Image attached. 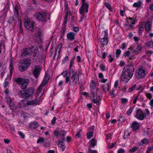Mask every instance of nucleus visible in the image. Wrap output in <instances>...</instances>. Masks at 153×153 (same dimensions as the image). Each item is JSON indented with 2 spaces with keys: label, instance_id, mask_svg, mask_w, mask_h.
I'll use <instances>...</instances> for the list:
<instances>
[{
  "label": "nucleus",
  "instance_id": "nucleus-1",
  "mask_svg": "<svg viewBox=\"0 0 153 153\" xmlns=\"http://www.w3.org/2000/svg\"><path fill=\"white\" fill-rule=\"evenodd\" d=\"M134 69V66L132 65H128L124 67L120 77L121 81L124 83H127L132 77Z\"/></svg>",
  "mask_w": 153,
  "mask_h": 153
},
{
  "label": "nucleus",
  "instance_id": "nucleus-2",
  "mask_svg": "<svg viewBox=\"0 0 153 153\" xmlns=\"http://www.w3.org/2000/svg\"><path fill=\"white\" fill-rule=\"evenodd\" d=\"M40 101H41L40 98H39L38 95L35 100H27L26 99H24L23 101H21L19 103L18 107L19 108H22L27 105H36L39 104Z\"/></svg>",
  "mask_w": 153,
  "mask_h": 153
},
{
  "label": "nucleus",
  "instance_id": "nucleus-3",
  "mask_svg": "<svg viewBox=\"0 0 153 153\" xmlns=\"http://www.w3.org/2000/svg\"><path fill=\"white\" fill-rule=\"evenodd\" d=\"M49 79V76L45 74L44 80L40 85L37 91V94L39 98H41L44 94L45 91V86Z\"/></svg>",
  "mask_w": 153,
  "mask_h": 153
},
{
  "label": "nucleus",
  "instance_id": "nucleus-4",
  "mask_svg": "<svg viewBox=\"0 0 153 153\" xmlns=\"http://www.w3.org/2000/svg\"><path fill=\"white\" fill-rule=\"evenodd\" d=\"M71 79L69 83L71 85H74L76 84L79 79V77L76 72L74 71L73 69H71L69 71Z\"/></svg>",
  "mask_w": 153,
  "mask_h": 153
},
{
  "label": "nucleus",
  "instance_id": "nucleus-5",
  "mask_svg": "<svg viewBox=\"0 0 153 153\" xmlns=\"http://www.w3.org/2000/svg\"><path fill=\"white\" fill-rule=\"evenodd\" d=\"M24 24L25 28L31 31L35 30L34 23L27 17H25L24 19Z\"/></svg>",
  "mask_w": 153,
  "mask_h": 153
},
{
  "label": "nucleus",
  "instance_id": "nucleus-6",
  "mask_svg": "<svg viewBox=\"0 0 153 153\" xmlns=\"http://www.w3.org/2000/svg\"><path fill=\"white\" fill-rule=\"evenodd\" d=\"M31 64V61L28 59L23 60L19 63V69L20 71H24L26 70Z\"/></svg>",
  "mask_w": 153,
  "mask_h": 153
},
{
  "label": "nucleus",
  "instance_id": "nucleus-7",
  "mask_svg": "<svg viewBox=\"0 0 153 153\" xmlns=\"http://www.w3.org/2000/svg\"><path fill=\"white\" fill-rule=\"evenodd\" d=\"M147 74L146 70L143 69L141 65L138 66L136 71V75L138 78H142L144 77Z\"/></svg>",
  "mask_w": 153,
  "mask_h": 153
},
{
  "label": "nucleus",
  "instance_id": "nucleus-8",
  "mask_svg": "<svg viewBox=\"0 0 153 153\" xmlns=\"http://www.w3.org/2000/svg\"><path fill=\"white\" fill-rule=\"evenodd\" d=\"M15 79L17 83L22 85L21 88L22 89L25 88L29 82L28 79H22L20 77L15 78Z\"/></svg>",
  "mask_w": 153,
  "mask_h": 153
},
{
  "label": "nucleus",
  "instance_id": "nucleus-9",
  "mask_svg": "<svg viewBox=\"0 0 153 153\" xmlns=\"http://www.w3.org/2000/svg\"><path fill=\"white\" fill-rule=\"evenodd\" d=\"M126 21L128 23V26H126V29L127 31L129 30L130 29H134V25L136 22V19L135 18H129L127 19Z\"/></svg>",
  "mask_w": 153,
  "mask_h": 153
},
{
  "label": "nucleus",
  "instance_id": "nucleus-10",
  "mask_svg": "<svg viewBox=\"0 0 153 153\" xmlns=\"http://www.w3.org/2000/svg\"><path fill=\"white\" fill-rule=\"evenodd\" d=\"M136 114L134 117L138 120H142L145 117L144 113L143 111L140 109H138L136 110Z\"/></svg>",
  "mask_w": 153,
  "mask_h": 153
},
{
  "label": "nucleus",
  "instance_id": "nucleus-11",
  "mask_svg": "<svg viewBox=\"0 0 153 153\" xmlns=\"http://www.w3.org/2000/svg\"><path fill=\"white\" fill-rule=\"evenodd\" d=\"M5 100L9 105L10 108L12 110L16 109V107L14 104L13 102V100L8 95H6L5 97Z\"/></svg>",
  "mask_w": 153,
  "mask_h": 153
},
{
  "label": "nucleus",
  "instance_id": "nucleus-12",
  "mask_svg": "<svg viewBox=\"0 0 153 153\" xmlns=\"http://www.w3.org/2000/svg\"><path fill=\"white\" fill-rule=\"evenodd\" d=\"M31 48H26L21 51V56L22 57H27L31 54Z\"/></svg>",
  "mask_w": 153,
  "mask_h": 153
},
{
  "label": "nucleus",
  "instance_id": "nucleus-13",
  "mask_svg": "<svg viewBox=\"0 0 153 153\" xmlns=\"http://www.w3.org/2000/svg\"><path fill=\"white\" fill-rule=\"evenodd\" d=\"M89 7L88 4H82L79 9V13L80 14L83 13H87L88 12Z\"/></svg>",
  "mask_w": 153,
  "mask_h": 153
},
{
  "label": "nucleus",
  "instance_id": "nucleus-14",
  "mask_svg": "<svg viewBox=\"0 0 153 153\" xmlns=\"http://www.w3.org/2000/svg\"><path fill=\"white\" fill-rule=\"evenodd\" d=\"M36 18L40 21L44 22L46 20V15L44 13H39L36 14Z\"/></svg>",
  "mask_w": 153,
  "mask_h": 153
},
{
  "label": "nucleus",
  "instance_id": "nucleus-15",
  "mask_svg": "<svg viewBox=\"0 0 153 153\" xmlns=\"http://www.w3.org/2000/svg\"><path fill=\"white\" fill-rule=\"evenodd\" d=\"M104 34L103 38H101L100 40L101 44L103 45H106L108 43V40L107 37L108 36V33L107 31H104L103 32Z\"/></svg>",
  "mask_w": 153,
  "mask_h": 153
},
{
  "label": "nucleus",
  "instance_id": "nucleus-16",
  "mask_svg": "<svg viewBox=\"0 0 153 153\" xmlns=\"http://www.w3.org/2000/svg\"><path fill=\"white\" fill-rule=\"evenodd\" d=\"M41 70V68L39 66H35V68L33 69V74L36 78H37L38 77Z\"/></svg>",
  "mask_w": 153,
  "mask_h": 153
},
{
  "label": "nucleus",
  "instance_id": "nucleus-17",
  "mask_svg": "<svg viewBox=\"0 0 153 153\" xmlns=\"http://www.w3.org/2000/svg\"><path fill=\"white\" fill-rule=\"evenodd\" d=\"M140 124L136 121H134L131 125V127L133 131H136L139 128Z\"/></svg>",
  "mask_w": 153,
  "mask_h": 153
},
{
  "label": "nucleus",
  "instance_id": "nucleus-18",
  "mask_svg": "<svg viewBox=\"0 0 153 153\" xmlns=\"http://www.w3.org/2000/svg\"><path fill=\"white\" fill-rule=\"evenodd\" d=\"M34 90L33 88H31L26 90L25 91L26 97L29 98L30 97V99L32 98L31 96L33 93Z\"/></svg>",
  "mask_w": 153,
  "mask_h": 153
},
{
  "label": "nucleus",
  "instance_id": "nucleus-19",
  "mask_svg": "<svg viewBox=\"0 0 153 153\" xmlns=\"http://www.w3.org/2000/svg\"><path fill=\"white\" fill-rule=\"evenodd\" d=\"M75 33L71 32L68 33L67 34V37L68 40L73 41L75 39Z\"/></svg>",
  "mask_w": 153,
  "mask_h": 153
},
{
  "label": "nucleus",
  "instance_id": "nucleus-20",
  "mask_svg": "<svg viewBox=\"0 0 153 153\" xmlns=\"http://www.w3.org/2000/svg\"><path fill=\"white\" fill-rule=\"evenodd\" d=\"M142 47L140 45H138L137 48L134 50H132V53L134 55H137L140 53L141 52Z\"/></svg>",
  "mask_w": 153,
  "mask_h": 153
},
{
  "label": "nucleus",
  "instance_id": "nucleus-21",
  "mask_svg": "<svg viewBox=\"0 0 153 153\" xmlns=\"http://www.w3.org/2000/svg\"><path fill=\"white\" fill-rule=\"evenodd\" d=\"M68 71L67 70H65L63 71L61 75H62L63 77L65 78V82L66 83H68L70 80V77L68 75Z\"/></svg>",
  "mask_w": 153,
  "mask_h": 153
},
{
  "label": "nucleus",
  "instance_id": "nucleus-22",
  "mask_svg": "<svg viewBox=\"0 0 153 153\" xmlns=\"http://www.w3.org/2000/svg\"><path fill=\"white\" fill-rule=\"evenodd\" d=\"M31 54L33 53L34 56H37L39 53L38 49L36 46L33 47L31 48Z\"/></svg>",
  "mask_w": 153,
  "mask_h": 153
},
{
  "label": "nucleus",
  "instance_id": "nucleus-23",
  "mask_svg": "<svg viewBox=\"0 0 153 153\" xmlns=\"http://www.w3.org/2000/svg\"><path fill=\"white\" fill-rule=\"evenodd\" d=\"M110 88L111 85L109 83L105 84L102 86V89L105 92H108Z\"/></svg>",
  "mask_w": 153,
  "mask_h": 153
},
{
  "label": "nucleus",
  "instance_id": "nucleus-24",
  "mask_svg": "<svg viewBox=\"0 0 153 153\" xmlns=\"http://www.w3.org/2000/svg\"><path fill=\"white\" fill-rule=\"evenodd\" d=\"M145 23L142 22L141 24L138 26L139 27L138 33L139 35L141 36V34L144 29Z\"/></svg>",
  "mask_w": 153,
  "mask_h": 153
},
{
  "label": "nucleus",
  "instance_id": "nucleus-25",
  "mask_svg": "<svg viewBox=\"0 0 153 153\" xmlns=\"http://www.w3.org/2000/svg\"><path fill=\"white\" fill-rule=\"evenodd\" d=\"M13 7L14 16L16 18L18 19L19 15L18 7L16 5L13 6Z\"/></svg>",
  "mask_w": 153,
  "mask_h": 153
},
{
  "label": "nucleus",
  "instance_id": "nucleus-26",
  "mask_svg": "<svg viewBox=\"0 0 153 153\" xmlns=\"http://www.w3.org/2000/svg\"><path fill=\"white\" fill-rule=\"evenodd\" d=\"M143 22L145 23V24H144V27L146 30L147 31H149L150 29V23L149 22Z\"/></svg>",
  "mask_w": 153,
  "mask_h": 153
},
{
  "label": "nucleus",
  "instance_id": "nucleus-27",
  "mask_svg": "<svg viewBox=\"0 0 153 153\" xmlns=\"http://www.w3.org/2000/svg\"><path fill=\"white\" fill-rule=\"evenodd\" d=\"M39 125L36 122H31L29 125V126L32 128H36L38 127Z\"/></svg>",
  "mask_w": 153,
  "mask_h": 153
},
{
  "label": "nucleus",
  "instance_id": "nucleus-28",
  "mask_svg": "<svg viewBox=\"0 0 153 153\" xmlns=\"http://www.w3.org/2000/svg\"><path fill=\"white\" fill-rule=\"evenodd\" d=\"M35 36L37 40H41L42 37V33L39 31L37 32L35 34Z\"/></svg>",
  "mask_w": 153,
  "mask_h": 153
},
{
  "label": "nucleus",
  "instance_id": "nucleus-29",
  "mask_svg": "<svg viewBox=\"0 0 153 153\" xmlns=\"http://www.w3.org/2000/svg\"><path fill=\"white\" fill-rule=\"evenodd\" d=\"M90 146V147H94L97 144L96 141L94 138L92 139L89 142Z\"/></svg>",
  "mask_w": 153,
  "mask_h": 153
},
{
  "label": "nucleus",
  "instance_id": "nucleus-30",
  "mask_svg": "<svg viewBox=\"0 0 153 153\" xmlns=\"http://www.w3.org/2000/svg\"><path fill=\"white\" fill-rule=\"evenodd\" d=\"M59 133L60 135L62 137V140H65V136L66 134V132L64 130H61Z\"/></svg>",
  "mask_w": 153,
  "mask_h": 153
},
{
  "label": "nucleus",
  "instance_id": "nucleus-31",
  "mask_svg": "<svg viewBox=\"0 0 153 153\" xmlns=\"http://www.w3.org/2000/svg\"><path fill=\"white\" fill-rule=\"evenodd\" d=\"M18 95L21 98L26 97L25 92L24 91H19Z\"/></svg>",
  "mask_w": 153,
  "mask_h": 153
},
{
  "label": "nucleus",
  "instance_id": "nucleus-32",
  "mask_svg": "<svg viewBox=\"0 0 153 153\" xmlns=\"http://www.w3.org/2000/svg\"><path fill=\"white\" fill-rule=\"evenodd\" d=\"M142 2L140 1H139L136 2L134 3L133 6L134 7H139L141 5Z\"/></svg>",
  "mask_w": 153,
  "mask_h": 153
},
{
  "label": "nucleus",
  "instance_id": "nucleus-33",
  "mask_svg": "<svg viewBox=\"0 0 153 153\" xmlns=\"http://www.w3.org/2000/svg\"><path fill=\"white\" fill-rule=\"evenodd\" d=\"M96 94L97 98L98 97L100 99L102 98V93L101 92V90L100 88H97Z\"/></svg>",
  "mask_w": 153,
  "mask_h": 153
},
{
  "label": "nucleus",
  "instance_id": "nucleus-34",
  "mask_svg": "<svg viewBox=\"0 0 153 153\" xmlns=\"http://www.w3.org/2000/svg\"><path fill=\"white\" fill-rule=\"evenodd\" d=\"M148 143V140L147 139H145L141 141V142L140 143V146H143V144L147 145Z\"/></svg>",
  "mask_w": 153,
  "mask_h": 153
},
{
  "label": "nucleus",
  "instance_id": "nucleus-35",
  "mask_svg": "<svg viewBox=\"0 0 153 153\" xmlns=\"http://www.w3.org/2000/svg\"><path fill=\"white\" fill-rule=\"evenodd\" d=\"M64 141V140H63L62 139V140H59V141L58 145L59 148H61L62 146H65V144L63 142Z\"/></svg>",
  "mask_w": 153,
  "mask_h": 153
},
{
  "label": "nucleus",
  "instance_id": "nucleus-36",
  "mask_svg": "<svg viewBox=\"0 0 153 153\" xmlns=\"http://www.w3.org/2000/svg\"><path fill=\"white\" fill-rule=\"evenodd\" d=\"M146 47L153 48V41H151L146 43L145 44Z\"/></svg>",
  "mask_w": 153,
  "mask_h": 153
},
{
  "label": "nucleus",
  "instance_id": "nucleus-37",
  "mask_svg": "<svg viewBox=\"0 0 153 153\" xmlns=\"http://www.w3.org/2000/svg\"><path fill=\"white\" fill-rule=\"evenodd\" d=\"M96 87V84L95 82L93 81L92 80L90 86V89L94 90Z\"/></svg>",
  "mask_w": 153,
  "mask_h": 153
},
{
  "label": "nucleus",
  "instance_id": "nucleus-38",
  "mask_svg": "<svg viewBox=\"0 0 153 153\" xmlns=\"http://www.w3.org/2000/svg\"><path fill=\"white\" fill-rule=\"evenodd\" d=\"M62 43H60L59 45H58V46L57 49L56 50V52H58V53L59 54H60V52L61 49L62 48Z\"/></svg>",
  "mask_w": 153,
  "mask_h": 153
},
{
  "label": "nucleus",
  "instance_id": "nucleus-39",
  "mask_svg": "<svg viewBox=\"0 0 153 153\" xmlns=\"http://www.w3.org/2000/svg\"><path fill=\"white\" fill-rule=\"evenodd\" d=\"M115 88H112L110 92V95L112 97H114L115 96V91L116 90Z\"/></svg>",
  "mask_w": 153,
  "mask_h": 153
},
{
  "label": "nucleus",
  "instance_id": "nucleus-40",
  "mask_svg": "<svg viewBox=\"0 0 153 153\" xmlns=\"http://www.w3.org/2000/svg\"><path fill=\"white\" fill-rule=\"evenodd\" d=\"M13 66V63L12 60H10V65L9 66L10 72V75H12V68Z\"/></svg>",
  "mask_w": 153,
  "mask_h": 153
},
{
  "label": "nucleus",
  "instance_id": "nucleus-41",
  "mask_svg": "<svg viewBox=\"0 0 153 153\" xmlns=\"http://www.w3.org/2000/svg\"><path fill=\"white\" fill-rule=\"evenodd\" d=\"M128 100L125 98H122L121 99V103L124 104H126L128 102Z\"/></svg>",
  "mask_w": 153,
  "mask_h": 153
},
{
  "label": "nucleus",
  "instance_id": "nucleus-42",
  "mask_svg": "<svg viewBox=\"0 0 153 153\" xmlns=\"http://www.w3.org/2000/svg\"><path fill=\"white\" fill-rule=\"evenodd\" d=\"M138 149V148L135 146H133L131 149L129 150V152L131 153H133L136 152Z\"/></svg>",
  "mask_w": 153,
  "mask_h": 153
},
{
  "label": "nucleus",
  "instance_id": "nucleus-43",
  "mask_svg": "<svg viewBox=\"0 0 153 153\" xmlns=\"http://www.w3.org/2000/svg\"><path fill=\"white\" fill-rule=\"evenodd\" d=\"M85 13H83L82 14H80L81 15L80 16V19L79 21V22H82L83 21V19L86 18V15Z\"/></svg>",
  "mask_w": 153,
  "mask_h": 153
},
{
  "label": "nucleus",
  "instance_id": "nucleus-44",
  "mask_svg": "<svg viewBox=\"0 0 153 153\" xmlns=\"http://www.w3.org/2000/svg\"><path fill=\"white\" fill-rule=\"evenodd\" d=\"M74 64V59L73 58L71 59L70 62V63L69 66V68H71L73 66V65Z\"/></svg>",
  "mask_w": 153,
  "mask_h": 153
},
{
  "label": "nucleus",
  "instance_id": "nucleus-45",
  "mask_svg": "<svg viewBox=\"0 0 153 153\" xmlns=\"http://www.w3.org/2000/svg\"><path fill=\"white\" fill-rule=\"evenodd\" d=\"M145 95L146 97L149 99H150L152 97V95L151 93H146Z\"/></svg>",
  "mask_w": 153,
  "mask_h": 153
},
{
  "label": "nucleus",
  "instance_id": "nucleus-46",
  "mask_svg": "<svg viewBox=\"0 0 153 153\" xmlns=\"http://www.w3.org/2000/svg\"><path fill=\"white\" fill-rule=\"evenodd\" d=\"M136 85H134L132 87L128 89V92H132L135 89Z\"/></svg>",
  "mask_w": 153,
  "mask_h": 153
},
{
  "label": "nucleus",
  "instance_id": "nucleus-47",
  "mask_svg": "<svg viewBox=\"0 0 153 153\" xmlns=\"http://www.w3.org/2000/svg\"><path fill=\"white\" fill-rule=\"evenodd\" d=\"M93 135V133L91 131L87 133V136L88 138L90 139L91 138Z\"/></svg>",
  "mask_w": 153,
  "mask_h": 153
},
{
  "label": "nucleus",
  "instance_id": "nucleus-48",
  "mask_svg": "<svg viewBox=\"0 0 153 153\" xmlns=\"http://www.w3.org/2000/svg\"><path fill=\"white\" fill-rule=\"evenodd\" d=\"M100 68L101 71H104L105 70V66L103 64H101L100 66Z\"/></svg>",
  "mask_w": 153,
  "mask_h": 153
},
{
  "label": "nucleus",
  "instance_id": "nucleus-49",
  "mask_svg": "<svg viewBox=\"0 0 153 153\" xmlns=\"http://www.w3.org/2000/svg\"><path fill=\"white\" fill-rule=\"evenodd\" d=\"M105 7L108 9L110 11H112V9L111 5L108 3H106L105 4Z\"/></svg>",
  "mask_w": 153,
  "mask_h": 153
},
{
  "label": "nucleus",
  "instance_id": "nucleus-50",
  "mask_svg": "<svg viewBox=\"0 0 153 153\" xmlns=\"http://www.w3.org/2000/svg\"><path fill=\"white\" fill-rule=\"evenodd\" d=\"M145 117L147 116H148L149 115L150 112L149 110L147 108L145 109Z\"/></svg>",
  "mask_w": 153,
  "mask_h": 153
},
{
  "label": "nucleus",
  "instance_id": "nucleus-51",
  "mask_svg": "<svg viewBox=\"0 0 153 153\" xmlns=\"http://www.w3.org/2000/svg\"><path fill=\"white\" fill-rule=\"evenodd\" d=\"M20 136L22 138L24 139L25 137V134L21 131H19L18 132Z\"/></svg>",
  "mask_w": 153,
  "mask_h": 153
},
{
  "label": "nucleus",
  "instance_id": "nucleus-52",
  "mask_svg": "<svg viewBox=\"0 0 153 153\" xmlns=\"http://www.w3.org/2000/svg\"><path fill=\"white\" fill-rule=\"evenodd\" d=\"M152 53V51H149L146 52V55L148 57H150Z\"/></svg>",
  "mask_w": 153,
  "mask_h": 153
},
{
  "label": "nucleus",
  "instance_id": "nucleus-53",
  "mask_svg": "<svg viewBox=\"0 0 153 153\" xmlns=\"http://www.w3.org/2000/svg\"><path fill=\"white\" fill-rule=\"evenodd\" d=\"M44 138H39L37 140V143H43L44 141Z\"/></svg>",
  "mask_w": 153,
  "mask_h": 153
},
{
  "label": "nucleus",
  "instance_id": "nucleus-54",
  "mask_svg": "<svg viewBox=\"0 0 153 153\" xmlns=\"http://www.w3.org/2000/svg\"><path fill=\"white\" fill-rule=\"evenodd\" d=\"M100 99V98L98 97H97L96 98V99H94L93 100V102L94 103H97V104L99 103V100Z\"/></svg>",
  "mask_w": 153,
  "mask_h": 153
},
{
  "label": "nucleus",
  "instance_id": "nucleus-55",
  "mask_svg": "<svg viewBox=\"0 0 153 153\" xmlns=\"http://www.w3.org/2000/svg\"><path fill=\"white\" fill-rule=\"evenodd\" d=\"M125 120V117L123 116H121L120 117V118H119V122L120 123H122L123 121H124Z\"/></svg>",
  "mask_w": 153,
  "mask_h": 153
},
{
  "label": "nucleus",
  "instance_id": "nucleus-56",
  "mask_svg": "<svg viewBox=\"0 0 153 153\" xmlns=\"http://www.w3.org/2000/svg\"><path fill=\"white\" fill-rule=\"evenodd\" d=\"M133 39L135 42L137 43H138L139 41L140 40V39L137 36H134L133 37Z\"/></svg>",
  "mask_w": 153,
  "mask_h": 153
},
{
  "label": "nucleus",
  "instance_id": "nucleus-57",
  "mask_svg": "<svg viewBox=\"0 0 153 153\" xmlns=\"http://www.w3.org/2000/svg\"><path fill=\"white\" fill-rule=\"evenodd\" d=\"M132 111V108H130L127 112V114L128 115H129Z\"/></svg>",
  "mask_w": 153,
  "mask_h": 153
},
{
  "label": "nucleus",
  "instance_id": "nucleus-58",
  "mask_svg": "<svg viewBox=\"0 0 153 153\" xmlns=\"http://www.w3.org/2000/svg\"><path fill=\"white\" fill-rule=\"evenodd\" d=\"M128 88L127 86L126 85L123 88L121 89V91L123 92H126V89Z\"/></svg>",
  "mask_w": 153,
  "mask_h": 153
},
{
  "label": "nucleus",
  "instance_id": "nucleus-59",
  "mask_svg": "<svg viewBox=\"0 0 153 153\" xmlns=\"http://www.w3.org/2000/svg\"><path fill=\"white\" fill-rule=\"evenodd\" d=\"M68 21V18L67 16H65L64 20V21L63 22V25L65 26L66 23H67Z\"/></svg>",
  "mask_w": 153,
  "mask_h": 153
},
{
  "label": "nucleus",
  "instance_id": "nucleus-60",
  "mask_svg": "<svg viewBox=\"0 0 153 153\" xmlns=\"http://www.w3.org/2000/svg\"><path fill=\"white\" fill-rule=\"evenodd\" d=\"M125 152V150L122 148L120 149L117 151V153H124Z\"/></svg>",
  "mask_w": 153,
  "mask_h": 153
},
{
  "label": "nucleus",
  "instance_id": "nucleus-61",
  "mask_svg": "<svg viewBox=\"0 0 153 153\" xmlns=\"http://www.w3.org/2000/svg\"><path fill=\"white\" fill-rule=\"evenodd\" d=\"M120 15L122 16H124L125 15V11L122 10H120Z\"/></svg>",
  "mask_w": 153,
  "mask_h": 153
},
{
  "label": "nucleus",
  "instance_id": "nucleus-62",
  "mask_svg": "<svg viewBox=\"0 0 153 153\" xmlns=\"http://www.w3.org/2000/svg\"><path fill=\"white\" fill-rule=\"evenodd\" d=\"M118 85V81L116 80L115 81L114 84V88L116 89Z\"/></svg>",
  "mask_w": 153,
  "mask_h": 153
},
{
  "label": "nucleus",
  "instance_id": "nucleus-63",
  "mask_svg": "<svg viewBox=\"0 0 153 153\" xmlns=\"http://www.w3.org/2000/svg\"><path fill=\"white\" fill-rule=\"evenodd\" d=\"M54 136H56V137H58L59 136V133L58 131H55L53 133Z\"/></svg>",
  "mask_w": 153,
  "mask_h": 153
},
{
  "label": "nucleus",
  "instance_id": "nucleus-64",
  "mask_svg": "<svg viewBox=\"0 0 153 153\" xmlns=\"http://www.w3.org/2000/svg\"><path fill=\"white\" fill-rule=\"evenodd\" d=\"M56 120V117H54L51 121V123L53 125L55 124Z\"/></svg>",
  "mask_w": 153,
  "mask_h": 153
}]
</instances>
